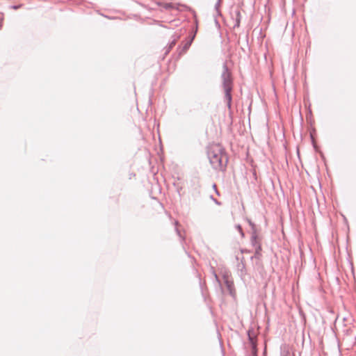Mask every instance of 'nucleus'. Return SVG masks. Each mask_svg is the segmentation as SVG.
I'll return each instance as SVG.
<instances>
[{
  "label": "nucleus",
  "mask_w": 356,
  "mask_h": 356,
  "mask_svg": "<svg viewBox=\"0 0 356 356\" xmlns=\"http://www.w3.org/2000/svg\"><path fill=\"white\" fill-rule=\"evenodd\" d=\"M207 155L211 164L215 169L222 170L226 166L227 157L221 145L216 143L210 145Z\"/></svg>",
  "instance_id": "nucleus-1"
},
{
  "label": "nucleus",
  "mask_w": 356,
  "mask_h": 356,
  "mask_svg": "<svg viewBox=\"0 0 356 356\" xmlns=\"http://www.w3.org/2000/svg\"><path fill=\"white\" fill-rule=\"evenodd\" d=\"M222 86L225 91V99L227 102V106L229 108L231 107L232 102V95L231 91L232 90V79L231 73L226 68L222 74Z\"/></svg>",
  "instance_id": "nucleus-2"
},
{
  "label": "nucleus",
  "mask_w": 356,
  "mask_h": 356,
  "mask_svg": "<svg viewBox=\"0 0 356 356\" xmlns=\"http://www.w3.org/2000/svg\"><path fill=\"white\" fill-rule=\"evenodd\" d=\"M157 5L165 10H181L183 5L177 3L158 2Z\"/></svg>",
  "instance_id": "nucleus-3"
},
{
  "label": "nucleus",
  "mask_w": 356,
  "mask_h": 356,
  "mask_svg": "<svg viewBox=\"0 0 356 356\" xmlns=\"http://www.w3.org/2000/svg\"><path fill=\"white\" fill-rule=\"evenodd\" d=\"M237 228L238 229V230H239L240 232H241V226H239V225H238V226H237Z\"/></svg>",
  "instance_id": "nucleus-4"
}]
</instances>
